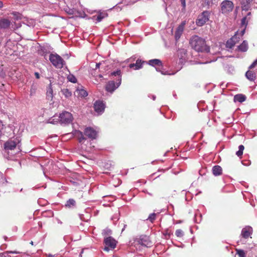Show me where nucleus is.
I'll return each instance as SVG.
<instances>
[{
	"mask_svg": "<svg viewBox=\"0 0 257 257\" xmlns=\"http://www.w3.org/2000/svg\"><path fill=\"white\" fill-rule=\"evenodd\" d=\"M189 44L191 48L197 52H209L210 48L206 44L205 40L197 35H194L190 38Z\"/></svg>",
	"mask_w": 257,
	"mask_h": 257,
	"instance_id": "f257e3e1",
	"label": "nucleus"
},
{
	"mask_svg": "<svg viewBox=\"0 0 257 257\" xmlns=\"http://www.w3.org/2000/svg\"><path fill=\"white\" fill-rule=\"evenodd\" d=\"M121 71L120 70H117L116 71H114L111 73L112 75L117 76L118 79L117 80L118 82H116L115 84L114 81H109L105 86V89L107 91L112 92L116 88H117L119 85L121 83Z\"/></svg>",
	"mask_w": 257,
	"mask_h": 257,
	"instance_id": "f03ea898",
	"label": "nucleus"
},
{
	"mask_svg": "<svg viewBox=\"0 0 257 257\" xmlns=\"http://www.w3.org/2000/svg\"><path fill=\"white\" fill-rule=\"evenodd\" d=\"M49 60L53 66L57 68H62L65 64L63 58L56 53L51 54L49 56Z\"/></svg>",
	"mask_w": 257,
	"mask_h": 257,
	"instance_id": "7ed1b4c3",
	"label": "nucleus"
},
{
	"mask_svg": "<svg viewBox=\"0 0 257 257\" xmlns=\"http://www.w3.org/2000/svg\"><path fill=\"white\" fill-rule=\"evenodd\" d=\"M210 12L207 11L203 12L200 14L196 21V24L199 27L203 26L207 21H209Z\"/></svg>",
	"mask_w": 257,
	"mask_h": 257,
	"instance_id": "20e7f679",
	"label": "nucleus"
},
{
	"mask_svg": "<svg viewBox=\"0 0 257 257\" xmlns=\"http://www.w3.org/2000/svg\"><path fill=\"white\" fill-rule=\"evenodd\" d=\"M221 12L223 14H227L233 10L234 8L233 3L228 0L223 1L220 5Z\"/></svg>",
	"mask_w": 257,
	"mask_h": 257,
	"instance_id": "39448f33",
	"label": "nucleus"
},
{
	"mask_svg": "<svg viewBox=\"0 0 257 257\" xmlns=\"http://www.w3.org/2000/svg\"><path fill=\"white\" fill-rule=\"evenodd\" d=\"M59 121L61 123L68 124L72 121V114L67 111H64L60 113L59 116Z\"/></svg>",
	"mask_w": 257,
	"mask_h": 257,
	"instance_id": "423d86ee",
	"label": "nucleus"
},
{
	"mask_svg": "<svg viewBox=\"0 0 257 257\" xmlns=\"http://www.w3.org/2000/svg\"><path fill=\"white\" fill-rule=\"evenodd\" d=\"M104 243L105 244L104 250L108 251L110 248L113 249L115 247L116 241L112 237L109 236L104 239Z\"/></svg>",
	"mask_w": 257,
	"mask_h": 257,
	"instance_id": "0eeeda50",
	"label": "nucleus"
},
{
	"mask_svg": "<svg viewBox=\"0 0 257 257\" xmlns=\"http://www.w3.org/2000/svg\"><path fill=\"white\" fill-rule=\"evenodd\" d=\"M139 242L142 245L147 247H150L153 245V242L150 240L149 237L147 235L141 236Z\"/></svg>",
	"mask_w": 257,
	"mask_h": 257,
	"instance_id": "6e6552de",
	"label": "nucleus"
},
{
	"mask_svg": "<svg viewBox=\"0 0 257 257\" xmlns=\"http://www.w3.org/2000/svg\"><path fill=\"white\" fill-rule=\"evenodd\" d=\"M186 24L185 21H183L180 25L177 27L176 31L175 33V38L176 41L177 42L180 38L181 35L184 30V27Z\"/></svg>",
	"mask_w": 257,
	"mask_h": 257,
	"instance_id": "1a4fd4ad",
	"label": "nucleus"
},
{
	"mask_svg": "<svg viewBox=\"0 0 257 257\" xmlns=\"http://www.w3.org/2000/svg\"><path fill=\"white\" fill-rule=\"evenodd\" d=\"M84 133L85 136L92 140L95 139L97 135V132L91 127H86L84 130Z\"/></svg>",
	"mask_w": 257,
	"mask_h": 257,
	"instance_id": "9d476101",
	"label": "nucleus"
},
{
	"mask_svg": "<svg viewBox=\"0 0 257 257\" xmlns=\"http://www.w3.org/2000/svg\"><path fill=\"white\" fill-rule=\"evenodd\" d=\"M18 141L12 140H9L4 144V149L7 150H13L17 145Z\"/></svg>",
	"mask_w": 257,
	"mask_h": 257,
	"instance_id": "9b49d317",
	"label": "nucleus"
},
{
	"mask_svg": "<svg viewBox=\"0 0 257 257\" xmlns=\"http://www.w3.org/2000/svg\"><path fill=\"white\" fill-rule=\"evenodd\" d=\"M146 63L145 61L138 59L137 60L136 63H131L128 65V67L134 70H139L143 67V65Z\"/></svg>",
	"mask_w": 257,
	"mask_h": 257,
	"instance_id": "f8f14e48",
	"label": "nucleus"
},
{
	"mask_svg": "<svg viewBox=\"0 0 257 257\" xmlns=\"http://www.w3.org/2000/svg\"><path fill=\"white\" fill-rule=\"evenodd\" d=\"M94 108L96 112L101 113L104 110V104L101 101H96L94 103Z\"/></svg>",
	"mask_w": 257,
	"mask_h": 257,
	"instance_id": "ddd939ff",
	"label": "nucleus"
},
{
	"mask_svg": "<svg viewBox=\"0 0 257 257\" xmlns=\"http://www.w3.org/2000/svg\"><path fill=\"white\" fill-rule=\"evenodd\" d=\"M12 23L10 20L6 18L0 19V29H9Z\"/></svg>",
	"mask_w": 257,
	"mask_h": 257,
	"instance_id": "4468645a",
	"label": "nucleus"
},
{
	"mask_svg": "<svg viewBox=\"0 0 257 257\" xmlns=\"http://www.w3.org/2000/svg\"><path fill=\"white\" fill-rule=\"evenodd\" d=\"M251 13L248 12L247 14L241 19V27H245V28H246L248 23L251 19Z\"/></svg>",
	"mask_w": 257,
	"mask_h": 257,
	"instance_id": "2eb2a0df",
	"label": "nucleus"
},
{
	"mask_svg": "<svg viewBox=\"0 0 257 257\" xmlns=\"http://www.w3.org/2000/svg\"><path fill=\"white\" fill-rule=\"evenodd\" d=\"M147 63L153 67L163 66L162 61L160 59H158L150 60Z\"/></svg>",
	"mask_w": 257,
	"mask_h": 257,
	"instance_id": "dca6fc26",
	"label": "nucleus"
},
{
	"mask_svg": "<svg viewBox=\"0 0 257 257\" xmlns=\"http://www.w3.org/2000/svg\"><path fill=\"white\" fill-rule=\"evenodd\" d=\"M246 99V97L245 95L242 94H237L234 96V101L242 102L244 101Z\"/></svg>",
	"mask_w": 257,
	"mask_h": 257,
	"instance_id": "f3484780",
	"label": "nucleus"
},
{
	"mask_svg": "<svg viewBox=\"0 0 257 257\" xmlns=\"http://www.w3.org/2000/svg\"><path fill=\"white\" fill-rule=\"evenodd\" d=\"M251 230L250 228H243L241 231V235L242 237L245 239L248 238L251 233Z\"/></svg>",
	"mask_w": 257,
	"mask_h": 257,
	"instance_id": "a211bd4d",
	"label": "nucleus"
},
{
	"mask_svg": "<svg viewBox=\"0 0 257 257\" xmlns=\"http://www.w3.org/2000/svg\"><path fill=\"white\" fill-rule=\"evenodd\" d=\"M212 172L215 176L220 175L222 172V168L219 166L216 165L213 167Z\"/></svg>",
	"mask_w": 257,
	"mask_h": 257,
	"instance_id": "6ab92c4d",
	"label": "nucleus"
},
{
	"mask_svg": "<svg viewBox=\"0 0 257 257\" xmlns=\"http://www.w3.org/2000/svg\"><path fill=\"white\" fill-rule=\"evenodd\" d=\"M238 50L241 52H246L248 49L247 43L245 41H243L242 43L238 46Z\"/></svg>",
	"mask_w": 257,
	"mask_h": 257,
	"instance_id": "aec40b11",
	"label": "nucleus"
},
{
	"mask_svg": "<svg viewBox=\"0 0 257 257\" xmlns=\"http://www.w3.org/2000/svg\"><path fill=\"white\" fill-rule=\"evenodd\" d=\"M245 76L246 78L250 81H254L255 79V74L253 71H247L246 72Z\"/></svg>",
	"mask_w": 257,
	"mask_h": 257,
	"instance_id": "412c9836",
	"label": "nucleus"
},
{
	"mask_svg": "<svg viewBox=\"0 0 257 257\" xmlns=\"http://www.w3.org/2000/svg\"><path fill=\"white\" fill-rule=\"evenodd\" d=\"M243 10H247L251 0H240Z\"/></svg>",
	"mask_w": 257,
	"mask_h": 257,
	"instance_id": "4be33fe9",
	"label": "nucleus"
},
{
	"mask_svg": "<svg viewBox=\"0 0 257 257\" xmlns=\"http://www.w3.org/2000/svg\"><path fill=\"white\" fill-rule=\"evenodd\" d=\"M22 252L18 251H8L2 253H0V257H11L9 253H21Z\"/></svg>",
	"mask_w": 257,
	"mask_h": 257,
	"instance_id": "5701e85b",
	"label": "nucleus"
},
{
	"mask_svg": "<svg viewBox=\"0 0 257 257\" xmlns=\"http://www.w3.org/2000/svg\"><path fill=\"white\" fill-rule=\"evenodd\" d=\"M238 148H239V150L236 152V155L238 157L241 158L242 156V154H243V152L244 149V147L243 146V145H241L239 146Z\"/></svg>",
	"mask_w": 257,
	"mask_h": 257,
	"instance_id": "b1692460",
	"label": "nucleus"
},
{
	"mask_svg": "<svg viewBox=\"0 0 257 257\" xmlns=\"http://www.w3.org/2000/svg\"><path fill=\"white\" fill-rule=\"evenodd\" d=\"M47 96L48 98H51L52 99L53 97V89L51 87V85L50 84L47 90Z\"/></svg>",
	"mask_w": 257,
	"mask_h": 257,
	"instance_id": "393cba45",
	"label": "nucleus"
},
{
	"mask_svg": "<svg viewBox=\"0 0 257 257\" xmlns=\"http://www.w3.org/2000/svg\"><path fill=\"white\" fill-rule=\"evenodd\" d=\"M233 39H229L226 43V47L228 48H232L236 44L232 41Z\"/></svg>",
	"mask_w": 257,
	"mask_h": 257,
	"instance_id": "a878e982",
	"label": "nucleus"
},
{
	"mask_svg": "<svg viewBox=\"0 0 257 257\" xmlns=\"http://www.w3.org/2000/svg\"><path fill=\"white\" fill-rule=\"evenodd\" d=\"M75 205V201L73 199H70L67 201L65 206L66 207H71L74 206Z\"/></svg>",
	"mask_w": 257,
	"mask_h": 257,
	"instance_id": "bb28decb",
	"label": "nucleus"
},
{
	"mask_svg": "<svg viewBox=\"0 0 257 257\" xmlns=\"http://www.w3.org/2000/svg\"><path fill=\"white\" fill-rule=\"evenodd\" d=\"M157 214L155 213H151L149 215L147 220H149L151 222L153 223L156 219Z\"/></svg>",
	"mask_w": 257,
	"mask_h": 257,
	"instance_id": "cd10ccee",
	"label": "nucleus"
},
{
	"mask_svg": "<svg viewBox=\"0 0 257 257\" xmlns=\"http://www.w3.org/2000/svg\"><path fill=\"white\" fill-rule=\"evenodd\" d=\"M62 92L66 97H69L72 95L71 92L67 88L63 89Z\"/></svg>",
	"mask_w": 257,
	"mask_h": 257,
	"instance_id": "c85d7f7f",
	"label": "nucleus"
},
{
	"mask_svg": "<svg viewBox=\"0 0 257 257\" xmlns=\"http://www.w3.org/2000/svg\"><path fill=\"white\" fill-rule=\"evenodd\" d=\"M67 79L68 81L71 82L72 83H76L77 81V79L76 77L72 74H70L67 76Z\"/></svg>",
	"mask_w": 257,
	"mask_h": 257,
	"instance_id": "c756f323",
	"label": "nucleus"
},
{
	"mask_svg": "<svg viewBox=\"0 0 257 257\" xmlns=\"http://www.w3.org/2000/svg\"><path fill=\"white\" fill-rule=\"evenodd\" d=\"M175 235L177 237H179V238H181L184 235V232L183 231L180 229H177L176 232H175Z\"/></svg>",
	"mask_w": 257,
	"mask_h": 257,
	"instance_id": "7c9ffc66",
	"label": "nucleus"
},
{
	"mask_svg": "<svg viewBox=\"0 0 257 257\" xmlns=\"http://www.w3.org/2000/svg\"><path fill=\"white\" fill-rule=\"evenodd\" d=\"M237 254L239 257H245V253L242 249H236Z\"/></svg>",
	"mask_w": 257,
	"mask_h": 257,
	"instance_id": "2f4dec72",
	"label": "nucleus"
},
{
	"mask_svg": "<svg viewBox=\"0 0 257 257\" xmlns=\"http://www.w3.org/2000/svg\"><path fill=\"white\" fill-rule=\"evenodd\" d=\"M79 136H78V140L79 143H83L84 140H85V138L84 137L83 133L81 132H79Z\"/></svg>",
	"mask_w": 257,
	"mask_h": 257,
	"instance_id": "473e14b6",
	"label": "nucleus"
},
{
	"mask_svg": "<svg viewBox=\"0 0 257 257\" xmlns=\"http://www.w3.org/2000/svg\"><path fill=\"white\" fill-rule=\"evenodd\" d=\"M231 39H233L232 41H234V42L236 44L238 42H239L240 40V38L237 36V35H234L233 37H232Z\"/></svg>",
	"mask_w": 257,
	"mask_h": 257,
	"instance_id": "72a5a7b5",
	"label": "nucleus"
},
{
	"mask_svg": "<svg viewBox=\"0 0 257 257\" xmlns=\"http://www.w3.org/2000/svg\"><path fill=\"white\" fill-rule=\"evenodd\" d=\"M80 94L83 97H85L88 95L87 92L83 89L80 91Z\"/></svg>",
	"mask_w": 257,
	"mask_h": 257,
	"instance_id": "f704fd0d",
	"label": "nucleus"
},
{
	"mask_svg": "<svg viewBox=\"0 0 257 257\" xmlns=\"http://www.w3.org/2000/svg\"><path fill=\"white\" fill-rule=\"evenodd\" d=\"M257 65V59L249 67V69L253 68Z\"/></svg>",
	"mask_w": 257,
	"mask_h": 257,
	"instance_id": "c9c22d12",
	"label": "nucleus"
},
{
	"mask_svg": "<svg viewBox=\"0 0 257 257\" xmlns=\"http://www.w3.org/2000/svg\"><path fill=\"white\" fill-rule=\"evenodd\" d=\"M103 18H104V17H103V16H102L101 14H100V15H99L97 16L96 20H97V21L98 22H100V21H101L102 20V19Z\"/></svg>",
	"mask_w": 257,
	"mask_h": 257,
	"instance_id": "e433bc0d",
	"label": "nucleus"
},
{
	"mask_svg": "<svg viewBox=\"0 0 257 257\" xmlns=\"http://www.w3.org/2000/svg\"><path fill=\"white\" fill-rule=\"evenodd\" d=\"M182 6L185 8L186 6L185 0H180Z\"/></svg>",
	"mask_w": 257,
	"mask_h": 257,
	"instance_id": "4c0bfd02",
	"label": "nucleus"
},
{
	"mask_svg": "<svg viewBox=\"0 0 257 257\" xmlns=\"http://www.w3.org/2000/svg\"><path fill=\"white\" fill-rule=\"evenodd\" d=\"M156 70H157V71L161 72V73H162V74H163V75H167V74H168V73H164V72H163V71H161L159 68H156Z\"/></svg>",
	"mask_w": 257,
	"mask_h": 257,
	"instance_id": "58836bf2",
	"label": "nucleus"
},
{
	"mask_svg": "<svg viewBox=\"0 0 257 257\" xmlns=\"http://www.w3.org/2000/svg\"><path fill=\"white\" fill-rule=\"evenodd\" d=\"M35 76H36V78L37 79H39L40 78V75H39V73L38 72H35Z\"/></svg>",
	"mask_w": 257,
	"mask_h": 257,
	"instance_id": "ea45409f",
	"label": "nucleus"
},
{
	"mask_svg": "<svg viewBox=\"0 0 257 257\" xmlns=\"http://www.w3.org/2000/svg\"><path fill=\"white\" fill-rule=\"evenodd\" d=\"M243 27V29L241 31V36H243L244 35L245 31V29H246V28H245V27Z\"/></svg>",
	"mask_w": 257,
	"mask_h": 257,
	"instance_id": "a19ab883",
	"label": "nucleus"
},
{
	"mask_svg": "<svg viewBox=\"0 0 257 257\" xmlns=\"http://www.w3.org/2000/svg\"><path fill=\"white\" fill-rule=\"evenodd\" d=\"M35 89H33V88H32L31 89V91H30V94L32 95L33 93H35Z\"/></svg>",
	"mask_w": 257,
	"mask_h": 257,
	"instance_id": "79ce46f5",
	"label": "nucleus"
},
{
	"mask_svg": "<svg viewBox=\"0 0 257 257\" xmlns=\"http://www.w3.org/2000/svg\"><path fill=\"white\" fill-rule=\"evenodd\" d=\"M100 63H97V64H96V67H95V68H96V69H97V68H99V67H100Z\"/></svg>",
	"mask_w": 257,
	"mask_h": 257,
	"instance_id": "37998d69",
	"label": "nucleus"
},
{
	"mask_svg": "<svg viewBox=\"0 0 257 257\" xmlns=\"http://www.w3.org/2000/svg\"><path fill=\"white\" fill-rule=\"evenodd\" d=\"M3 6V4L2 1H0V9L2 8Z\"/></svg>",
	"mask_w": 257,
	"mask_h": 257,
	"instance_id": "c03bdc74",
	"label": "nucleus"
},
{
	"mask_svg": "<svg viewBox=\"0 0 257 257\" xmlns=\"http://www.w3.org/2000/svg\"><path fill=\"white\" fill-rule=\"evenodd\" d=\"M54 120V119H53L52 120H51V119H49V122L51 123H54V122H53Z\"/></svg>",
	"mask_w": 257,
	"mask_h": 257,
	"instance_id": "a18cd8bd",
	"label": "nucleus"
},
{
	"mask_svg": "<svg viewBox=\"0 0 257 257\" xmlns=\"http://www.w3.org/2000/svg\"><path fill=\"white\" fill-rule=\"evenodd\" d=\"M98 77H99V78H102V75L100 74V75H98Z\"/></svg>",
	"mask_w": 257,
	"mask_h": 257,
	"instance_id": "49530a36",
	"label": "nucleus"
},
{
	"mask_svg": "<svg viewBox=\"0 0 257 257\" xmlns=\"http://www.w3.org/2000/svg\"><path fill=\"white\" fill-rule=\"evenodd\" d=\"M30 244L33 245V241H31V242H30Z\"/></svg>",
	"mask_w": 257,
	"mask_h": 257,
	"instance_id": "de8ad7c7",
	"label": "nucleus"
},
{
	"mask_svg": "<svg viewBox=\"0 0 257 257\" xmlns=\"http://www.w3.org/2000/svg\"><path fill=\"white\" fill-rule=\"evenodd\" d=\"M7 238V237H5V240H6Z\"/></svg>",
	"mask_w": 257,
	"mask_h": 257,
	"instance_id": "09e8293b",
	"label": "nucleus"
}]
</instances>
